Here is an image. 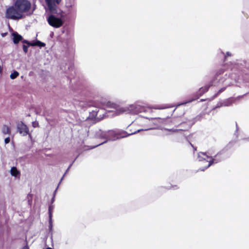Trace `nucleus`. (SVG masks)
<instances>
[{"label":"nucleus","instance_id":"nucleus-18","mask_svg":"<svg viewBox=\"0 0 249 249\" xmlns=\"http://www.w3.org/2000/svg\"><path fill=\"white\" fill-rule=\"evenodd\" d=\"M223 107V105L222 101V100H221L217 103L216 106L214 107H213V109H214L215 108H219V107Z\"/></svg>","mask_w":249,"mask_h":249},{"label":"nucleus","instance_id":"nucleus-28","mask_svg":"<svg viewBox=\"0 0 249 249\" xmlns=\"http://www.w3.org/2000/svg\"><path fill=\"white\" fill-rule=\"evenodd\" d=\"M46 249H52L51 248L49 247V248H47Z\"/></svg>","mask_w":249,"mask_h":249},{"label":"nucleus","instance_id":"nucleus-8","mask_svg":"<svg viewBox=\"0 0 249 249\" xmlns=\"http://www.w3.org/2000/svg\"><path fill=\"white\" fill-rule=\"evenodd\" d=\"M45 2L48 6L49 10L52 12H54L56 4H58L61 0H45Z\"/></svg>","mask_w":249,"mask_h":249},{"label":"nucleus","instance_id":"nucleus-5","mask_svg":"<svg viewBox=\"0 0 249 249\" xmlns=\"http://www.w3.org/2000/svg\"><path fill=\"white\" fill-rule=\"evenodd\" d=\"M47 20L51 26L55 28L61 27L63 23V21L61 18H57L53 15L49 16Z\"/></svg>","mask_w":249,"mask_h":249},{"label":"nucleus","instance_id":"nucleus-17","mask_svg":"<svg viewBox=\"0 0 249 249\" xmlns=\"http://www.w3.org/2000/svg\"><path fill=\"white\" fill-rule=\"evenodd\" d=\"M18 75L19 73L17 71H14L10 74V77L11 79H14L16 78H17Z\"/></svg>","mask_w":249,"mask_h":249},{"label":"nucleus","instance_id":"nucleus-31","mask_svg":"<svg viewBox=\"0 0 249 249\" xmlns=\"http://www.w3.org/2000/svg\"><path fill=\"white\" fill-rule=\"evenodd\" d=\"M248 140H249V138H248Z\"/></svg>","mask_w":249,"mask_h":249},{"label":"nucleus","instance_id":"nucleus-10","mask_svg":"<svg viewBox=\"0 0 249 249\" xmlns=\"http://www.w3.org/2000/svg\"><path fill=\"white\" fill-rule=\"evenodd\" d=\"M107 108H114L116 109L118 114L126 112L127 109L124 108H120L118 105L116 104L108 102L107 104Z\"/></svg>","mask_w":249,"mask_h":249},{"label":"nucleus","instance_id":"nucleus-22","mask_svg":"<svg viewBox=\"0 0 249 249\" xmlns=\"http://www.w3.org/2000/svg\"><path fill=\"white\" fill-rule=\"evenodd\" d=\"M188 143L191 146V147L194 149V151L196 150V147L193 146V145L188 140Z\"/></svg>","mask_w":249,"mask_h":249},{"label":"nucleus","instance_id":"nucleus-1","mask_svg":"<svg viewBox=\"0 0 249 249\" xmlns=\"http://www.w3.org/2000/svg\"><path fill=\"white\" fill-rule=\"evenodd\" d=\"M232 146V143L230 142L221 151L218 152L214 157L209 155V153L200 152L198 154L197 158L199 161L208 162L204 167H201L199 170L204 171L213 163H217L228 158L231 155L229 150Z\"/></svg>","mask_w":249,"mask_h":249},{"label":"nucleus","instance_id":"nucleus-2","mask_svg":"<svg viewBox=\"0 0 249 249\" xmlns=\"http://www.w3.org/2000/svg\"><path fill=\"white\" fill-rule=\"evenodd\" d=\"M231 70L236 74H247L249 71V61L238 60L232 66Z\"/></svg>","mask_w":249,"mask_h":249},{"label":"nucleus","instance_id":"nucleus-26","mask_svg":"<svg viewBox=\"0 0 249 249\" xmlns=\"http://www.w3.org/2000/svg\"><path fill=\"white\" fill-rule=\"evenodd\" d=\"M1 71H2V68H1V66L0 65V73H1Z\"/></svg>","mask_w":249,"mask_h":249},{"label":"nucleus","instance_id":"nucleus-14","mask_svg":"<svg viewBox=\"0 0 249 249\" xmlns=\"http://www.w3.org/2000/svg\"><path fill=\"white\" fill-rule=\"evenodd\" d=\"M13 40L15 44L18 43L22 39V36L17 33H13L12 34Z\"/></svg>","mask_w":249,"mask_h":249},{"label":"nucleus","instance_id":"nucleus-16","mask_svg":"<svg viewBox=\"0 0 249 249\" xmlns=\"http://www.w3.org/2000/svg\"><path fill=\"white\" fill-rule=\"evenodd\" d=\"M226 89V87H223L220 89L217 93H215L213 96L212 97L211 100H213L215 97H216L220 93L223 92Z\"/></svg>","mask_w":249,"mask_h":249},{"label":"nucleus","instance_id":"nucleus-13","mask_svg":"<svg viewBox=\"0 0 249 249\" xmlns=\"http://www.w3.org/2000/svg\"><path fill=\"white\" fill-rule=\"evenodd\" d=\"M201 115H197L191 120H188V125L192 126L196 122L200 121L201 119Z\"/></svg>","mask_w":249,"mask_h":249},{"label":"nucleus","instance_id":"nucleus-19","mask_svg":"<svg viewBox=\"0 0 249 249\" xmlns=\"http://www.w3.org/2000/svg\"><path fill=\"white\" fill-rule=\"evenodd\" d=\"M224 71V70L222 69H221L220 70H219L215 74V76H218L220 74H222Z\"/></svg>","mask_w":249,"mask_h":249},{"label":"nucleus","instance_id":"nucleus-11","mask_svg":"<svg viewBox=\"0 0 249 249\" xmlns=\"http://www.w3.org/2000/svg\"><path fill=\"white\" fill-rule=\"evenodd\" d=\"M10 173L11 176L15 178H19L20 177V172L16 167H12L10 170Z\"/></svg>","mask_w":249,"mask_h":249},{"label":"nucleus","instance_id":"nucleus-9","mask_svg":"<svg viewBox=\"0 0 249 249\" xmlns=\"http://www.w3.org/2000/svg\"><path fill=\"white\" fill-rule=\"evenodd\" d=\"M18 130L19 133L22 136H26L29 134V129L27 126L22 122L18 124Z\"/></svg>","mask_w":249,"mask_h":249},{"label":"nucleus","instance_id":"nucleus-23","mask_svg":"<svg viewBox=\"0 0 249 249\" xmlns=\"http://www.w3.org/2000/svg\"><path fill=\"white\" fill-rule=\"evenodd\" d=\"M238 129H239V127L238 126L237 124L236 123V130L234 133L235 135H237Z\"/></svg>","mask_w":249,"mask_h":249},{"label":"nucleus","instance_id":"nucleus-20","mask_svg":"<svg viewBox=\"0 0 249 249\" xmlns=\"http://www.w3.org/2000/svg\"><path fill=\"white\" fill-rule=\"evenodd\" d=\"M23 49L24 52L26 53L28 51V47L26 45H23Z\"/></svg>","mask_w":249,"mask_h":249},{"label":"nucleus","instance_id":"nucleus-25","mask_svg":"<svg viewBox=\"0 0 249 249\" xmlns=\"http://www.w3.org/2000/svg\"><path fill=\"white\" fill-rule=\"evenodd\" d=\"M134 106L133 105H131L130 106V107L131 108V109H130V110L131 111H132L133 110V108Z\"/></svg>","mask_w":249,"mask_h":249},{"label":"nucleus","instance_id":"nucleus-29","mask_svg":"<svg viewBox=\"0 0 249 249\" xmlns=\"http://www.w3.org/2000/svg\"><path fill=\"white\" fill-rule=\"evenodd\" d=\"M203 101H205V100H204V99H201V100H200V101H201V102Z\"/></svg>","mask_w":249,"mask_h":249},{"label":"nucleus","instance_id":"nucleus-4","mask_svg":"<svg viewBox=\"0 0 249 249\" xmlns=\"http://www.w3.org/2000/svg\"><path fill=\"white\" fill-rule=\"evenodd\" d=\"M5 17L13 20H18L23 18L22 15L20 14L14 4L7 8L5 12Z\"/></svg>","mask_w":249,"mask_h":249},{"label":"nucleus","instance_id":"nucleus-7","mask_svg":"<svg viewBox=\"0 0 249 249\" xmlns=\"http://www.w3.org/2000/svg\"><path fill=\"white\" fill-rule=\"evenodd\" d=\"M210 85H206L204 87H202L199 89L198 91L196 92V96L195 99H188L187 102L188 103L192 102L193 101L196 100L198 99L199 96L202 95L204 93L207 92L209 88L210 87Z\"/></svg>","mask_w":249,"mask_h":249},{"label":"nucleus","instance_id":"nucleus-27","mask_svg":"<svg viewBox=\"0 0 249 249\" xmlns=\"http://www.w3.org/2000/svg\"><path fill=\"white\" fill-rule=\"evenodd\" d=\"M22 249H29L28 247H24Z\"/></svg>","mask_w":249,"mask_h":249},{"label":"nucleus","instance_id":"nucleus-3","mask_svg":"<svg viewBox=\"0 0 249 249\" xmlns=\"http://www.w3.org/2000/svg\"><path fill=\"white\" fill-rule=\"evenodd\" d=\"M14 4L20 14L22 15L23 18L26 15L32 13V12H30L31 3L27 0H17Z\"/></svg>","mask_w":249,"mask_h":249},{"label":"nucleus","instance_id":"nucleus-12","mask_svg":"<svg viewBox=\"0 0 249 249\" xmlns=\"http://www.w3.org/2000/svg\"><path fill=\"white\" fill-rule=\"evenodd\" d=\"M23 42L27 43L29 45L32 46H37L40 47H43L45 46V44L44 43H43L39 40H37L35 42H34L33 43H30L27 41H23Z\"/></svg>","mask_w":249,"mask_h":249},{"label":"nucleus","instance_id":"nucleus-30","mask_svg":"<svg viewBox=\"0 0 249 249\" xmlns=\"http://www.w3.org/2000/svg\"><path fill=\"white\" fill-rule=\"evenodd\" d=\"M110 140H114L115 139H110Z\"/></svg>","mask_w":249,"mask_h":249},{"label":"nucleus","instance_id":"nucleus-24","mask_svg":"<svg viewBox=\"0 0 249 249\" xmlns=\"http://www.w3.org/2000/svg\"><path fill=\"white\" fill-rule=\"evenodd\" d=\"M231 54L229 52H227L226 53V54L224 55L225 59H226V57L228 56H231Z\"/></svg>","mask_w":249,"mask_h":249},{"label":"nucleus","instance_id":"nucleus-21","mask_svg":"<svg viewBox=\"0 0 249 249\" xmlns=\"http://www.w3.org/2000/svg\"><path fill=\"white\" fill-rule=\"evenodd\" d=\"M10 139L9 137L5 139L4 142L5 144L8 143L10 142Z\"/></svg>","mask_w":249,"mask_h":249},{"label":"nucleus","instance_id":"nucleus-6","mask_svg":"<svg viewBox=\"0 0 249 249\" xmlns=\"http://www.w3.org/2000/svg\"><path fill=\"white\" fill-rule=\"evenodd\" d=\"M247 93L242 95H239L236 97H230L228 99L222 100L223 107H229L231 106L233 104L236 103L238 101L240 100Z\"/></svg>","mask_w":249,"mask_h":249},{"label":"nucleus","instance_id":"nucleus-15","mask_svg":"<svg viewBox=\"0 0 249 249\" xmlns=\"http://www.w3.org/2000/svg\"><path fill=\"white\" fill-rule=\"evenodd\" d=\"M53 227V222H52V212L51 208H49V229L50 230H52Z\"/></svg>","mask_w":249,"mask_h":249}]
</instances>
